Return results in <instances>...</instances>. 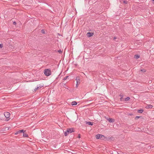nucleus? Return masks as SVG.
<instances>
[{"label":"nucleus","instance_id":"1","mask_svg":"<svg viewBox=\"0 0 154 154\" xmlns=\"http://www.w3.org/2000/svg\"><path fill=\"white\" fill-rule=\"evenodd\" d=\"M74 129L73 128H67L66 131L64 132V135L66 136L69 134L71 133L72 132H74Z\"/></svg>","mask_w":154,"mask_h":154},{"label":"nucleus","instance_id":"2","mask_svg":"<svg viewBox=\"0 0 154 154\" xmlns=\"http://www.w3.org/2000/svg\"><path fill=\"white\" fill-rule=\"evenodd\" d=\"M44 73L45 75L49 76L51 74V70L50 69H45L44 70Z\"/></svg>","mask_w":154,"mask_h":154},{"label":"nucleus","instance_id":"3","mask_svg":"<svg viewBox=\"0 0 154 154\" xmlns=\"http://www.w3.org/2000/svg\"><path fill=\"white\" fill-rule=\"evenodd\" d=\"M96 138L97 139H100L104 140L105 138V137L103 135L100 134H97L95 136Z\"/></svg>","mask_w":154,"mask_h":154},{"label":"nucleus","instance_id":"4","mask_svg":"<svg viewBox=\"0 0 154 154\" xmlns=\"http://www.w3.org/2000/svg\"><path fill=\"white\" fill-rule=\"evenodd\" d=\"M10 113L7 112H5L4 113V115L7 118H9L10 116Z\"/></svg>","mask_w":154,"mask_h":154},{"label":"nucleus","instance_id":"5","mask_svg":"<svg viewBox=\"0 0 154 154\" xmlns=\"http://www.w3.org/2000/svg\"><path fill=\"white\" fill-rule=\"evenodd\" d=\"M105 118L106 119L109 121L110 122H115V120L111 118H106V117H105Z\"/></svg>","mask_w":154,"mask_h":154},{"label":"nucleus","instance_id":"6","mask_svg":"<svg viewBox=\"0 0 154 154\" xmlns=\"http://www.w3.org/2000/svg\"><path fill=\"white\" fill-rule=\"evenodd\" d=\"M25 131H26V130L24 131V130L23 129L21 130H19V131H17L16 133H15V135H17V134H20L21 133H24V132H25Z\"/></svg>","mask_w":154,"mask_h":154},{"label":"nucleus","instance_id":"7","mask_svg":"<svg viewBox=\"0 0 154 154\" xmlns=\"http://www.w3.org/2000/svg\"><path fill=\"white\" fill-rule=\"evenodd\" d=\"M94 35V33L92 32H88L87 33V35L88 37H90Z\"/></svg>","mask_w":154,"mask_h":154},{"label":"nucleus","instance_id":"8","mask_svg":"<svg viewBox=\"0 0 154 154\" xmlns=\"http://www.w3.org/2000/svg\"><path fill=\"white\" fill-rule=\"evenodd\" d=\"M153 107V106L152 105H147L146 106L145 108L146 109H149V108H152Z\"/></svg>","mask_w":154,"mask_h":154},{"label":"nucleus","instance_id":"9","mask_svg":"<svg viewBox=\"0 0 154 154\" xmlns=\"http://www.w3.org/2000/svg\"><path fill=\"white\" fill-rule=\"evenodd\" d=\"M77 102L75 101H73L72 102L71 105L72 106L76 105L77 104Z\"/></svg>","mask_w":154,"mask_h":154},{"label":"nucleus","instance_id":"10","mask_svg":"<svg viewBox=\"0 0 154 154\" xmlns=\"http://www.w3.org/2000/svg\"><path fill=\"white\" fill-rule=\"evenodd\" d=\"M119 96L121 97V98L120 99V101H122L123 98V95L122 94H121L119 95Z\"/></svg>","mask_w":154,"mask_h":154},{"label":"nucleus","instance_id":"11","mask_svg":"<svg viewBox=\"0 0 154 154\" xmlns=\"http://www.w3.org/2000/svg\"><path fill=\"white\" fill-rule=\"evenodd\" d=\"M140 57V55L138 54L135 55L134 56V58L136 59H138Z\"/></svg>","mask_w":154,"mask_h":154},{"label":"nucleus","instance_id":"12","mask_svg":"<svg viewBox=\"0 0 154 154\" xmlns=\"http://www.w3.org/2000/svg\"><path fill=\"white\" fill-rule=\"evenodd\" d=\"M93 122H88L87 123V124H88V125H93Z\"/></svg>","mask_w":154,"mask_h":154},{"label":"nucleus","instance_id":"13","mask_svg":"<svg viewBox=\"0 0 154 154\" xmlns=\"http://www.w3.org/2000/svg\"><path fill=\"white\" fill-rule=\"evenodd\" d=\"M23 137H28V134H26V133H25L24 132V133H23Z\"/></svg>","mask_w":154,"mask_h":154},{"label":"nucleus","instance_id":"14","mask_svg":"<svg viewBox=\"0 0 154 154\" xmlns=\"http://www.w3.org/2000/svg\"><path fill=\"white\" fill-rule=\"evenodd\" d=\"M143 111V110L142 109H139L138 110V112L139 113H142Z\"/></svg>","mask_w":154,"mask_h":154},{"label":"nucleus","instance_id":"15","mask_svg":"<svg viewBox=\"0 0 154 154\" xmlns=\"http://www.w3.org/2000/svg\"><path fill=\"white\" fill-rule=\"evenodd\" d=\"M130 99V98L129 97H127L125 98V101H128Z\"/></svg>","mask_w":154,"mask_h":154},{"label":"nucleus","instance_id":"16","mask_svg":"<svg viewBox=\"0 0 154 154\" xmlns=\"http://www.w3.org/2000/svg\"><path fill=\"white\" fill-rule=\"evenodd\" d=\"M140 71H141V72H145L146 71V70L145 69H142L140 70Z\"/></svg>","mask_w":154,"mask_h":154},{"label":"nucleus","instance_id":"17","mask_svg":"<svg viewBox=\"0 0 154 154\" xmlns=\"http://www.w3.org/2000/svg\"><path fill=\"white\" fill-rule=\"evenodd\" d=\"M123 2L125 4H127L128 3V1L126 0L123 1Z\"/></svg>","mask_w":154,"mask_h":154},{"label":"nucleus","instance_id":"18","mask_svg":"<svg viewBox=\"0 0 154 154\" xmlns=\"http://www.w3.org/2000/svg\"><path fill=\"white\" fill-rule=\"evenodd\" d=\"M41 32L42 33L45 34V31L44 29H42L41 30Z\"/></svg>","mask_w":154,"mask_h":154},{"label":"nucleus","instance_id":"19","mask_svg":"<svg viewBox=\"0 0 154 154\" xmlns=\"http://www.w3.org/2000/svg\"><path fill=\"white\" fill-rule=\"evenodd\" d=\"M68 76H66L63 79V80H66L67 79V78H68Z\"/></svg>","mask_w":154,"mask_h":154},{"label":"nucleus","instance_id":"20","mask_svg":"<svg viewBox=\"0 0 154 154\" xmlns=\"http://www.w3.org/2000/svg\"><path fill=\"white\" fill-rule=\"evenodd\" d=\"M140 117V116H136L135 118V120H136L137 119H139V118Z\"/></svg>","mask_w":154,"mask_h":154},{"label":"nucleus","instance_id":"21","mask_svg":"<svg viewBox=\"0 0 154 154\" xmlns=\"http://www.w3.org/2000/svg\"><path fill=\"white\" fill-rule=\"evenodd\" d=\"M43 85H39L38 86H37L38 87V88H41L42 87Z\"/></svg>","mask_w":154,"mask_h":154},{"label":"nucleus","instance_id":"22","mask_svg":"<svg viewBox=\"0 0 154 154\" xmlns=\"http://www.w3.org/2000/svg\"><path fill=\"white\" fill-rule=\"evenodd\" d=\"M58 52L60 53H62V51H61V50H59L58 51Z\"/></svg>","mask_w":154,"mask_h":154},{"label":"nucleus","instance_id":"23","mask_svg":"<svg viewBox=\"0 0 154 154\" xmlns=\"http://www.w3.org/2000/svg\"><path fill=\"white\" fill-rule=\"evenodd\" d=\"M3 47V45L2 44L0 43V48H2Z\"/></svg>","mask_w":154,"mask_h":154},{"label":"nucleus","instance_id":"24","mask_svg":"<svg viewBox=\"0 0 154 154\" xmlns=\"http://www.w3.org/2000/svg\"><path fill=\"white\" fill-rule=\"evenodd\" d=\"M38 87L36 88H35L34 90V91H36L38 89Z\"/></svg>","mask_w":154,"mask_h":154},{"label":"nucleus","instance_id":"25","mask_svg":"<svg viewBox=\"0 0 154 154\" xmlns=\"http://www.w3.org/2000/svg\"><path fill=\"white\" fill-rule=\"evenodd\" d=\"M13 23L14 25H16V22L15 21H14Z\"/></svg>","mask_w":154,"mask_h":154},{"label":"nucleus","instance_id":"26","mask_svg":"<svg viewBox=\"0 0 154 154\" xmlns=\"http://www.w3.org/2000/svg\"><path fill=\"white\" fill-rule=\"evenodd\" d=\"M115 154H119L118 152H115L114 153Z\"/></svg>","mask_w":154,"mask_h":154},{"label":"nucleus","instance_id":"27","mask_svg":"<svg viewBox=\"0 0 154 154\" xmlns=\"http://www.w3.org/2000/svg\"><path fill=\"white\" fill-rule=\"evenodd\" d=\"M78 84V82L77 81V84H76V86L77 87V85Z\"/></svg>","mask_w":154,"mask_h":154},{"label":"nucleus","instance_id":"28","mask_svg":"<svg viewBox=\"0 0 154 154\" xmlns=\"http://www.w3.org/2000/svg\"><path fill=\"white\" fill-rule=\"evenodd\" d=\"M78 138H80V134H79V136H78Z\"/></svg>","mask_w":154,"mask_h":154},{"label":"nucleus","instance_id":"29","mask_svg":"<svg viewBox=\"0 0 154 154\" xmlns=\"http://www.w3.org/2000/svg\"><path fill=\"white\" fill-rule=\"evenodd\" d=\"M116 39V37H114L113 38V39L115 40Z\"/></svg>","mask_w":154,"mask_h":154},{"label":"nucleus","instance_id":"30","mask_svg":"<svg viewBox=\"0 0 154 154\" xmlns=\"http://www.w3.org/2000/svg\"><path fill=\"white\" fill-rule=\"evenodd\" d=\"M9 120V119H8L7 120V121H8Z\"/></svg>","mask_w":154,"mask_h":154},{"label":"nucleus","instance_id":"31","mask_svg":"<svg viewBox=\"0 0 154 154\" xmlns=\"http://www.w3.org/2000/svg\"><path fill=\"white\" fill-rule=\"evenodd\" d=\"M9 120V119H8L7 120V121H8Z\"/></svg>","mask_w":154,"mask_h":154},{"label":"nucleus","instance_id":"32","mask_svg":"<svg viewBox=\"0 0 154 154\" xmlns=\"http://www.w3.org/2000/svg\"><path fill=\"white\" fill-rule=\"evenodd\" d=\"M9 120V119H8L7 120V121H8Z\"/></svg>","mask_w":154,"mask_h":154},{"label":"nucleus","instance_id":"33","mask_svg":"<svg viewBox=\"0 0 154 154\" xmlns=\"http://www.w3.org/2000/svg\"><path fill=\"white\" fill-rule=\"evenodd\" d=\"M9 120V119H8L7 120V121H8Z\"/></svg>","mask_w":154,"mask_h":154}]
</instances>
